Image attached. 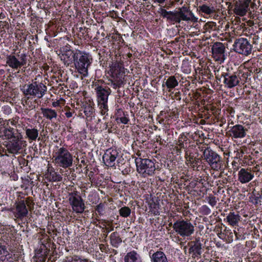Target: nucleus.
<instances>
[{
  "instance_id": "obj_1",
  "label": "nucleus",
  "mask_w": 262,
  "mask_h": 262,
  "mask_svg": "<svg viewBox=\"0 0 262 262\" xmlns=\"http://www.w3.org/2000/svg\"><path fill=\"white\" fill-rule=\"evenodd\" d=\"M158 12L161 17L166 18L168 22L173 24H179L181 21H191L195 23L198 21V18L194 15L192 11L185 6L179 8L177 10L173 11H168L161 7L159 9Z\"/></svg>"
},
{
  "instance_id": "obj_2",
  "label": "nucleus",
  "mask_w": 262,
  "mask_h": 262,
  "mask_svg": "<svg viewBox=\"0 0 262 262\" xmlns=\"http://www.w3.org/2000/svg\"><path fill=\"white\" fill-rule=\"evenodd\" d=\"M169 226H172L176 233L182 237L190 236L194 232V226L188 219L181 218L176 221L173 224L169 223Z\"/></svg>"
},
{
  "instance_id": "obj_3",
  "label": "nucleus",
  "mask_w": 262,
  "mask_h": 262,
  "mask_svg": "<svg viewBox=\"0 0 262 262\" xmlns=\"http://www.w3.org/2000/svg\"><path fill=\"white\" fill-rule=\"evenodd\" d=\"M20 90L26 96H32L40 99L46 94L47 87L42 82L35 81H32L31 83L25 84Z\"/></svg>"
},
{
  "instance_id": "obj_4",
  "label": "nucleus",
  "mask_w": 262,
  "mask_h": 262,
  "mask_svg": "<svg viewBox=\"0 0 262 262\" xmlns=\"http://www.w3.org/2000/svg\"><path fill=\"white\" fill-rule=\"evenodd\" d=\"M53 162L57 166L63 168H69L73 164V157L67 148L60 147L55 152Z\"/></svg>"
},
{
  "instance_id": "obj_5",
  "label": "nucleus",
  "mask_w": 262,
  "mask_h": 262,
  "mask_svg": "<svg viewBox=\"0 0 262 262\" xmlns=\"http://www.w3.org/2000/svg\"><path fill=\"white\" fill-rule=\"evenodd\" d=\"M93 61L92 56L88 53L78 51V55L74 63L77 72L85 77L88 74V68Z\"/></svg>"
},
{
  "instance_id": "obj_6",
  "label": "nucleus",
  "mask_w": 262,
  "mask_h": 262,
  "mask_svg": "<svg viewBox=\"0 0 262 262\" xmlns=\"http://www.w3.org/2000/svg\"><path fill=\"white\" fill-rule=\"evenodd\" d=\"M137 170L143 177L152 176L154 174L155 164L149 159L137 158L135 160Z\"/></svg>"
},
{
  "instance_id": "obj_7",
  "label": "nucleus",
  "mask_w": 262,
  "mask_h": 262,
  "mask_svg": "<svg viewBox=\"0 0 262 262\" xmlns=\"http://www.w3.org/2000/svg\"><path fill=\"white\" fill-rule=\"evenodd\" d=\"M204 160L209 164L212 169L219 171L223 166V161L220 156L210 148H206L203 151Z\"/></svg>"
},
{
  "instance_id": "obj_8",
  "label": "nucleus",
  "mask_w": 262,
  "mask_h": 262,
  "mask_svg": "<svg viewBox=\"0 0 262 262\" xmlns=\"http://www.w3.org/2000/svg\"><path fill=\"white\" fill-rule=\"evenodd\" d=\"M68 200L73 210L77 213H82L84 211L85 206L81 196L76 190L69 193Z\"/></svg>"
},
{
  "instance_id": "obj_9",
  "label": "nucleus",
  "mask_w": 262,
  "mask_h": 262,
  "mask_svg": "<svg viewBox=\"0 0 262 262\" xmlns=\"http://www.w3.org/2000/svg\"><path fill=\"white\" fill-rule=\"evenodd\" d=\"M233 48L235 52L245 56H248L251 53L252 45L247 39L241 37L235 39Z\"/></svg>"
},
{
  "instance_id": "obj_10",
  "label": "nucleus",
  "mask_w": 262,
  "mask_h": 262,
  "mask_svg": "<svg viewBox=\"0 0 262 262\" xmlns=\"http://www.w3.org/2000/svg\"><path fill=\"white\" fill-rule=\"evenodd\" d=\"M26 146V142L23 140V136L18 133L16 137L9 141L7 145L9 153L16 154Z\"/></svg>"
},
{
  "instance_id": "obj_11",
  "label": "nucleus",
  "mask_w": 262,
  "mask_h": 262,
  "mask_svg": "<svg viewBox=\"0 0 262 262\" xmlns=\"http://www.w3.org/2000/svg\"><path fill=\"white\" fill-rule=\"evenodd\" d=\"M19 58L13 55H8L6 58L7 64L13 69H18L27 63V56L23 53L18 55Z\"/></svg>"
},
{
  "instance_id": "obj_12",
  "label": "nucleus",
  "mask_w": 262,
  "mask_h": 262,
  "mask_svg": "<svg viewBox=\"0 0 262 262\" xmlns=\"http://www.w3.org/2000/svg\"><path fill=\"white\" fill-rule=\"evenodd\" d=\"M118 155L119 152L117 149L109 148L105 151L102 160L106 166L113 167L115 165V161Z\"/></svg>"
},
{
  "instance_id": "obj_13",
  "label": "nucleus",
  "mask_w": 262,
  "mask_h": 262,
  "mask_svg": "<svg viewBox=\"0 0 262 262\" xmlns=\"http://www.w3.org/2000/svg\"><path fill=\"white\" fill-rule=\"evenodd\" d=\"M222 77L224 78L223 83L228 89H231L239 85L240 80H241V78L239 77V75L237 76L235 74L223 73Z\"/></svg>"
},
{
  "instance_id": "obj_14",
  "label": "nucleus",
  "mask_w": 262,
  "mask_h": 262,
  "mask_svg": "<svg viewBox=\"0 0 262 262\" xmlns=\"http://www.w3.org/2000/svg\"><path fill=\"white\" fill-rule=\"evenodd\" d=\"M211 50L213 57L215 60L220 62H223L225 59L224 53L225 50V47L223 43L220 42L214 43Z\"/></svg>"
},
{
  "instance_id": "obj_15",
  "label": "nucleus",
  "mask_w": 262,
  "mask_h": 262,
  "mask_svg": "<svg viewBox=\"0 0 262 262\" xmlns=\"http://www.w3.org/2000/svg\"><path fill=\"white\" fill-rule=\"evenodd\" d=\"M228 132L229 136L232 138H243L247 135V129L241 124H236L229 127Z\"/></svg>"
},
{
  "instance_id": "obj_16",
  "label": "nucleus",
  "mask_w": 262,
  "mask_h": 262,
  "mask_svg": "<svg viewBox=\"0 0 262 262\" xmlns=\"http://www.w3.org/2000/svg\"><path fill=\"white\" fill-rule=\"evenodd\" d=\"M12 211L14 214V217L20 220L26 217L28 213V209L27 208L24 201H19L17 203L15 208L13 209Z\"/></svg>"
},
{
  "instance_id": "obj_17",
  "label": "nucleus",
  "mask_w": 262,
  "mask_h": 262,
  "mask_svg": "<svg viewBox=\"0 0 262 262\" xmlns=\"http://www.w3.org/2000/svg\"><path fill=\"white\" fill-rule=\"evenodd\" d=\"M254 178V172L250 169L242 168L238 172V180L242 184L247 183Z\"/></svg>"
},
{
  "instance_id": "obj_18",
  "label": "nucleus",
  "mask_w": 262,
  "mask_h": 262,
  "mask_svg": "<svg viewBox=\"0 0 262 262\" xmlns=\"http://www.w3.org/2000/svg\"><path fill=\"white\" fill-rule=\"evenodd\" d=\"M251 0H241L238 4L235 5L234 8V12L238 15L244 16L247 11L249 6V4Z\"/></svg>"
},
{
  "instance_id": "obj_19",
  "label": "nucleus",
  "mask_w": 262,
  "mask_h": 262,
  "mask_svg": "<svg viewBox=\"0 0 262 262\" xmlns=\"http://www.w3.org/2000/svg\"><path fill=\"white\" fill-rule=\"evenodd\" d=\"M95 90L97 101H108V96L111 93V90L109 88L98 86Z\"/></svg>"
},
{
  "instance_id": "obj_20",
  "label": "nucleus",
  "mask_w": 262,
  "mask_h": 262,
  "mask_svg": "<svg viewBox=\"0 0 262 262\" xmlns=\"http://www.w3.org/2000/svg\"><path fill=\"white\" fill-rule=\"evenodd\" d=\"M48 250L45 245L41 246L38 250H35V255L33 257L34 262H45L49 253Z\"/></svg>"
},
{
  "instance_id": "obj_21",
  "label": "nucleus",
  "mask_w": 262,
  "mask_h": 262,
  "mask_svg": "<svg viewBox=\"0 0 262 262\" xmlns=\"http://www.w3.org/2000/svg\"><path fill=\"white\" fill-rule=\"evenodd\" d=\"M78 55V52H74L73 51L69 50L62 54L61 59L63 61L64 64L69 66L73 62L75 63Z\"/></svg>"
},
{
  "instance_id": "obj_22",
  "label": "nucleus",
  "mask_w": 262,
  "mask_h": 262,
  "mask_svg": "<svg viewBox=\"0 0 262 262\" xmlns=\"http://www.w3.org/2000/svg\"><path fill=\"white\" fill-rule=\"evenodd\" d=\"M0 261L1 262H16L12 254L7 250L6 246H0Z\"/></svg>"
},
{
  "instance_id": "obj_23",
  "label": "nucleus",
  "mask_w": 262,
  "mask_h": 262,
  "mask_svg": "<svg viewBox=\"0 0 262 262\" xmlns=\"http://www.w3.org/2000/svg\"><path fill=\"white\" fill-rule=\"evenodd\" d=\"M191 245L189 248V253H192L194 257H197L201 255L202 244L200 242V238H196L194 242H192Z\"/></svg>"
},
{
  "instance_id": "obj_24",
  "label": "nucleus",
  "mask_w": 262,
  "mask_h": 262,
  "mask_svg": "<svg viewBox=\"0 0 262 262\" xmlns=\"http://www.w3.org/2000/svg\"><path fill=\"white\" fill-rule=\"evenodd\" d=\"M25 130L26 138L29 140L31 141H35L38 137L39 130L36 128L33 127L32 125H30V127H26Z\"/></svg>"
},
{
  "instance_id": "obj_25",
  "label": "nucleus",
  "mask_w": 262,
  "mask_h": 262,
  "mask_svg": "<svg viewBox=\"0 0 262 262\" xmlns=\"http://www.w3.org/2000/svg\"><path fill=\"white\" fill-rule=\"evenodd\" d=\"M150 259L151 262H168L165 254L161 251L153 253Z\"/></svg>"
},
{
  "instance_id": "obj_26",
  "label": "nucleus",
  "mask_w": 262,
  "mask_h": 262,
  "mask_svg": "<svg viewBox=\"0 0 262 262\" xmlns=\"http://www.w3.org/2000/svg\"><path fill=\"white\" fill-rule=\"evenodd\" d=\"M179 84V82L174 76H170L166 79L165 83L162 84V87L166 85L168 92L174 89Z\"/></svg>"
},
{
  "instance_id": "obj_27",
  "label": "nucleus",
  "mask_w": 262,
  "mask_h": 262,
  "mask_svg": "<svg viewBox=\"0 0 262 262\" xmlns=\"http://www.w3.org/2000/svg\"><path fill=\"white\" fill-rule=\"evenodd\" d=\"M40 110L43 117L48 120H52L57 117V112L52 108L41 107Z\"/></svg>"
},
{
  "instance_id": "obj_28",
  "label": "nucleus",
  "mask_w": 262,
  "mask_h": 262,
  "mask_svg": "<svg viewBox=\"0 0 262 262\" xmlns=\"http://www.w3.org/2000/svg\"><path fill=\"white\" fill-rule=\"evenodd\" d=\"M241 216L237 213L230 212L226 216V220L228 224L232 226H236L240 221Z\"/></svg>"
},
{
  "instance_id": "obj_29",
  "label": "nucleus",
  "mask_w": 262,
  "mask_h": 262,
  "mask_svg": "<svg viewBox=\"0 0 262 262\" xmlns=\"http://www.w3.org/2000/svg\"><path fill=\"white\" fill-rule=\"evenodd\" d=\"M124 262H142L140 255L135 251H130L124 257Z\"/></svg>"
},
{
  "instance_id": "obj_30",
  "label": "nucleus",
  "mask_w": 262,
  "mask_h": 262,
  "mask_svg": "<svg viewBox=\"0 0 262 262\" xmlns=\"http://www.w3.org/2000/svg\"><path fill=\"white\" fill-rule=\"evenodd\" d=\"M18 133V130L17 129H14L13 127L9 126L8 127H6L4 131V134L6 138L10 140L16 137Z\"/></svg>"
},
{
  "instance_id": "obj_31",
  "label": "nucleus",
  "mask_w": 262,
  "mask_h": 262,
  "mask_svg": "<svg viewBox=\"0 0 262 262\" xmlns=\"http://www.w3.org/2000/svg\"><path fill=\"white\" fill-rule=\"evenodd\" d=\"M110 240L112 245L116 248L122 242V239L117 232H114L111 234Z\"/></svg>"
},
{
  "instance_id": "obj_32",
  "label": "nucleus",
  "mask_w": 262,
  "mask_h": 262,
  "mask_svg": "<svg viewBox=\"0 0 262 262\" xmlns=\"http://www.w3.org/2000/svg\"><path fill=\"white\" fill-rule=\"evenodd\" d=\"M47 178L51 182H60L62 179L61 176L53 170L50 171Z\"/></svg>"
},
{
  "instance_id": "obj_33",
  "label": "nucleus",
  "mask_w": 262,
  "mask_h": 262,
  "mask_svg": "<svg viewBox=\"0 0 262 262\" xmlns=\"http://www.w3.org/2000/svg\"><path fill=\"white\" fill-rule=\"evenodd\" d=\"M199 9L202 13L207 15L211 14L215 12L213 7H210L205 4L199 6Z\"/></svg>"
},
{
  "instance_id": "obj_34",
  "label": "nucleus",
  "mask_w": 262,
  "mask_h": 262,
  "mask_svg": "<svg viewBox=\"0 0 262 262\" xmlns=\"http://www.w3.org/2000/svg\"><path fill=\"white\" fill-rule=\"evenodd\" d=\"M124 80L122 78H118L117 77L114 78V80L112 81L111 86L114 89H116L117 88H120L122 85L124 84Z\"/></svg>"
},
{
  "instance_id": "obj_35",
  "label": "nucleus",
  "mask_w": 262,
  "mask_h": 262,
  "mask_svg": "<svg viewBox=\"0 0 262 262\" xmlns=\"http://www.w3.org/2000/svg\"><path fill=\"white\" fill-rule=\"evenodd\" d=\"M114 74L116 75L115 77H117L118 76V78L124 79V68L123 67L122 64H121L118 65L117 69L115 70Z\"/></svg>"
},
{
  "instance_id": "obj_36",
  "label": "nucleus",
  "mask_w": 262,
  "mask_h": 262,
  "mask_svg": "<svg viewBox=\"0 0 262 262\" xmlns=\"http://www.w3.org/2000/svg\"><path fill=\"white\" fill-rule=\"evenodd\" d=\"M98 104L100 109L101 114L102 115H107L108 110L107 101H97Z\"/></svg>"
},
{
  "instance_id": "obj_37",
  "label": "nucleus",
  "mask_w": 262,
  "mask_h": 262,
  "mask_svg": "<svg viewBox=\"0 0 262 262\" xmlns=\"http://www.w3.org/2000/svg\"><path fill=\"white\" fill-rule=\"evenodd\" d=\"M119 212L120 216L123 217H127L130 215L131 210L128 207L124 206L121 208Z\"/></svg>"
},
{
  "instance_id": "obj_38",
  "label": "nucleus",
  "mask_w": 262,
  "mask_h": 262,
  "mask_svg": "<svg viewBox=\"0 0 262 262\" xmlns=\"http://www.w3.org/2000/svg\"><path fill=\"white\" fill-rule=\"evenodd\" d=\"M186 156V162H187V164H190V165L193 168H194L195 166H197L198 161L199 160L198 159L194 158L193 156H191V155H188L187 154Z\"/></svg>"
},
{
  "instance_id": "obj_39",
  "label": "nucleus",
  "mask_w": 262,
  "mask_h": 262,
  "mask_svg": "<svg viewBox=\"0 0 262 262\" xmlns=\"http://www.w3.org/2000/svg\"><path fill=\"white\" fill-rule=\"evenodd\" d=\"M159 205L155 203L150 204L149 212L155 215L159 214Z\"/></svg>"
},
{
  "instance_id": "obj_40",
  "label": "nucleus",
  "mask_w": 262,
  "mask_h": 262,
  "mask_svg": "<svg viewBox=\"0 0 262 262\" xmlns=\"http://www.w3.org/2000/svg\"><path fill=\"white\" fill-rule=\"evenodd\" d=\"M206 30L208 31H215L216 30V25L214 22H208L205 25Z\"/></svg>"
},
{
  "instance_id": "obj_41",
  "label": "nucleus",
  "mask_w": 262,
  "mask_h": 262,
  "mask_svg": "<svg viewBox=\"0 0 262 262\" xmlns=\"http://www.w3.org/2000/svg\"><path fill=\"white\" fill-rule=\"evenodd\" d=\"M105 206V203H100L98 205L96 206L95 208V210L100 215H102L103 214V211L104 210V208Z\"/></svg>"
},
{
  "instance_id": "obj_42",
  "label": "nucleus",
  "mask_w": 262,
  "mask_h": 262,
  "mask_svg": "<svg viewBox=\"0 0 262 262\" xmlns=\"http://www.w3.org/2000/svg\"><path fill=\"white\" fill-rule=\"evenodd\" d=\"M93 112V107L90 105H88L84 107V113L87 117H90Z\"/></svg>"
},
{
  "instance_id": "obj_43",
  "label": "nucleus",
  "mask_w": 262,
  "mask_h": 262,
  "mask_svg": "<svg viewBox=\"0 0 262 262\" xmlns=\"http://www.w3.org/2000/svg\"><path fill=\"white\" fill-rule=\"evenodd\" d=\"M207 200L208 201L209 205H210L212 207L215 206L217 202L215 197L212 195H210L207 196Z\"/></svg>"
},
{
  "instance_id": "obj_44",
  "label": "nucleus",
  "mask_w": 262,
  "mask_h": 262,
  "mask_svg": "<svg viewBox=\"0 0 262 262\" xmlns=\"http://www.w3.org/2000/svg\"><path fill=\"white\" fill-rule=\"evenodd\" d=\"M63 262H88V261L85 259H74L73 257L69 256V257H67L63 260Z\"/></svg>"
},
{
  "instance_id": "obj_45",
  "label": "nucleus",
  "mask_w": 262,
  "mask_h": 262,
  "mask_svg": "<svg viewBox=\"0 0 262 262\" xmlns=\"http://www.w3.org/2000/svg\"><path fill=\"white\" fill-rule=\"evenodd\" d=\"M116 120L117 122L120 121V122H121L122 123L124 124H127L128 123V122L129 121L128 118L127 117H126L124 114L123 116L121 115V116H120L119 117H116Z\"/></svg>"
},
{
  "instance_id": "obj_46",
  "label": "nucleus",
  "mask_w": 262,
  "mask_h": 262,
  "mask_svg": "<svg viewBox=\"0 0 262 262\" xmlns=\"http://www.w3.org/2000/svg\"><path fill=\"white\" fill-rule=\"evenodd\" d=\"M202 210L205 215H208L211 213V210L206 205H204L202 206Z\"/></svg>"
},
{
  "instance_id": "obj_47",
  "label": "nucleus",
  "mask_w": 262,
  "mask_h": 262,
  "mask_svg": "<svg viewBox=\"0 0 262 262\" xmlns=\"http://www.w3.org/2000/svg\"><path fill=\"white\" fill-rule=\"evenodd\" d=\"M67 112L65 113V115H66V116L67 118H71V117L72 116V115H73V113H74V111H73V112H71V111H70L71 109H70V107H67Z\"/></svg>"
},
{
  "instance_id": "obj_48",
  "label": "nucleus",
  "mask_w": 262,
  "mask_h": 262,
  "mask_svg": "<svg viewBox=\"0 0 262 262\" xmlns=\"http://www.w3.org/2000/svg\"><path fill=\"white\" fill-rule=\"evenodd\" d=\"M124 113L123 112V111L121 109L119 108L117 110L115 115H116V117H119L122 115H124Z\"/></svg>"
},
{
  "instance_id": "obj_49",
  "label": "nucleus",
  "mask_w": 262,
  "mask_h": 262,
  "mask_svg": "<svg viewBox=\"0 0 262 262\" xmlns=\"http://www.w3.org/2000/svg\"><path fill=\"white\" fill-rule=\"evenodd\" d=\"M168 0H152L154 3H157L159 4H163L166 2Z\"/></svg>"
},
{
  "instance_id": "obj_50",
  "label": "nucleus",
  "mask_w": 262,
  "mask_h": 262,
  "mask_svg": "<svg viewBox=\"0 0 262 262\" xmlns=\"http://www.w3.org/2000/svg\"><path fill=\"white\" fill-rule=\"evenodd\" d=\"M59 101H55L52 103V106L54 107H57L59 105Z\"/></svg>"
},
{
  "instance_id": "obj_51",
  "label": "nucleus",
  "mask_w": 262,
  "mask_h": 262,
  "mask_svg": "<svg viewBox=\"0 0 262 262\" xmlns=\"http://www.w3.org/2000/svg\"><path fill=\"white\" fill-rule=\"evenodd\" d=\"M105 229L107 232H110L114 230V227L112 226H111L110 228H106Z\"/></svg>"
},
{
  "instance_id": "obj_52",
  "label": "nucleus",
  "mask_w": 262,
  "mask_h": 262,
  "mask_svg": "<svg viewBox=\"0 0 262 262\" xmlns=\"http://www.w3.org/2000/svg\"><path fill=\"white\" fill-rule=\"evenodd\" d=\"M253 201H254V202H253L254 203L257 204L258 201H259V197H258V196L254 197L253 199Z\"/></svg>"
},
{
  "instance_id": "obj_53",
  "label": "nucleus",
  "mask_w": 262,
  "mask_h": 262,
  "mask_svg": "<svg viewBox=\"0 0 262 262\" xmlns=\"http://www.w3.org/2000/svg\"><path fill=\"white\" fill-rule=\"evenodd\" d=\"M234 234H235V236H236V239H239V236H240V235H239L237 233V232H236V231H234Z\"/></svg>"
},
{
  "instance_id": "obj_54",
  "label": "nucleus",
  "mask_w": 262,
  "mask_h": 262,
  "mask_svg": "<svg viewBox=\"0 0 262 262\" xmlns=\"http://www.w3.org/2000/svg\"><path fill=\"white\" fill-rule=\"evenodd\" d=\"M16 122L15 120H13L11 121V124L12 125H16Z\"/></svg>"
},
{
  "instance_id": "obj_55",
  "label": "nucleus",
  "mask_w": 262,
  "mask_h": 262,
  "mask_svg": "<svg viewBox=\"0 0 262 262\" xmlns=\"http://www.w3.org/2000/svg\"><path fill=\"white\" fill-rule=\"evenodd\" d=\"M242 76L244 77V78H246L247 76V74H243Z\"/></svg>"
},
{
  "instance_id": "obj_56",
  "label": "nucleus",
  "mask_w": 262,
  "mask_h": 262,
  "mask_svg": "<svg viewBox=\"0 0 262 262\" xmlns=\"http://www.w3.org/2000/svg\"><path fill=\"white\" fill-rule=\"evenodd\" d=\"M21 124L23 126H25V124H24L23 122H21Z\"/></svg>"
},
{
  "instance_id": "obj_57",
  "label": "nucleus",
  "mask_w": 262,
  "mask_h": 262,
  "mask_svg": "<svg viewBox=\"0 0 262 262\" xmlns=\"http://www.w3.org/2000/svg\"><path fill=\"white\" fill-rule=\"evenodd\" d=\"M20 125H21L20 124L18 123L17 126H20Z\"/></svg>"
},
{
  "instance_id": "obj_58",
  "label": "nucleus",
  "mask_w": 262,
  "mask_h": 262,
  "mask_svg": "<svg viewBox=\"0 0 262 262\" xmlns=\"http://www.w3.org/2000/svg\"><path fill=\"white\" fill-rule=\"evenodd\" d=\"M151 251H150V252H149L150 254H151Z\"/></svg>"
},
{
  "instance_id": "obj_59",
  "label": "nucleus",
  "mask_w": 262,
  "mask_h": 262,
  "mask_svg": "<svg viewBox=\"0 0 262 262\" xmlns=\"http://www.w3.org/2000/svg\"><path fill=\"white\" fill-rule=\"evenodd\" d=\"M176 1H178L179 0H176Z\"/></svg>"
}]
</instances>
